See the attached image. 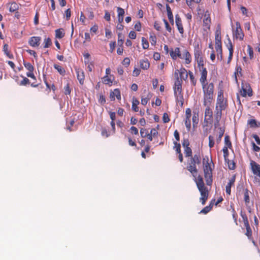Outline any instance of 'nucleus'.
<instances>
[{
	"mask_svg": "<svg viewBox=\"0 0 260 260\" xmlns=\"http://www.w3.org/2000/svg\"><path fill=\"white\" fill-rule=\"evenodd\" d=\"M206 107L205 110V120L207 118L208 120H211L213 117V112L210 107V106H205Z\"/></svg>",
	"mask_w": 260,
	"mask_h": 260,
	"instance_id": "nucleus-18",
	"label": "nucleus"
},
{
	"mask_svg": "<svg viewBox=\"0 0 260 260\" xmlns=\"http://www.w3.org/2000/svg\"><path fill=\"white\" fill-rule=\"evenodd\" d=\"M156 37L155 36H150V42L152 45H155L156 43Z\"/></svg>",
	"mask_w": 260,
	"mask_h": 260,
	"instance_id": "nucleus-61",
	"label": "nucleus"
},
{
	"mask_svg": "<svg viewBox=\"0 0 260 260\" xmlns=\"http://www.w3.org/2000/svg\"><path fill=\"white\" fill-rule=\"evenodd\" d=\"M123 37L122 36V34L120 32L118 34V45L119 46H122L123 43Z\"/></svg>",
	"mask_w": 260,
	"mask_h": 260,
	"instance_id": "nucleus-50",
	"label": "nucleus"
},
{
	"mask_svg": "<svg viewBox=\"0 0 260 260\" xmlns=\"http://www.w3.org/2000/svg\"><path fill=\"white\" fill-rule=\"evenodd\" d=\"M234 74H235V81L237 83H238L237 75L239 74L240 76H242V68L240 66H238V65L236 66V71H235Z\"/></svg>",
	"mask_w": 260,
	"mask_h": 260,
	"instance_id": "nucleus-34",
	"label": "nucleus"
},
{
	"mask_svg": "<svg viewBox=\"0 0 260 260\" xmlns=\"http://www.w3.org/2000/svg\"><path fill=\"white\" fill-rule=\"evenodd\" d=\"M220 34V29L219 27L218 29H216L215 31V44H221Z\"/></svg>",
	"mask_w": 260,
	"mask_h": 260,
	"instance_id": "nucleus-27",
	"label": "nucleus"
},
{
	"mask_svg": "<svg viewBox=\"0 0 260 260\" xmlns=\"http://www.w3.org/2000/svg\"><path fill=\"white\" fill-rule=\"evenodd\" d=\"M250 165L253 174L257 176H260V165L253 160L250 161Z\"/></svg>",
	"mask_w": 260,
	"mask_h": 260,
	"instance_id": "nucleus-10",
	"label": "nucleus"
},
{
	"mask_svg": "<svg viewBox=\"0 0 260 260\" xmlns=\"http://www.w3.org/2000/svg\"><path fill=\"white\" fill-rule=\"evenodd\" d=\"M240 215L243 219L244 224L249 223L247 217L245 213H243L242 211H241Z\"/></svg>",
	"mask_w": 260,
	"mask_h": 260,
	"instance_id": "nucleus-53",
	"label": "nucleus"
},
{
	"mask_svg": "<svg viewBox=\"0 0 260 260\" xmlns=\"http://www.w3.org/2000/svg\"><path fill=\"white\" fill-rule=\"evenodd\" d=\"M103 83L105 84H109L110 83H112V82L111 79L106 75L103 78Z\"/></svg>",
	"mask_w": 260,
	"mask_h": 260,
	"instance_id": "nucleus-58",
	"label": "nucleus"
},
{
	"mask_svg": "<svg viewBox=\"0 0 260 260\" xmlns=\"http://www.w3.org/2000/svg\"><path fill=\"white\" fill-rule=\"evenodd\" d=\"M228 164L229 168L230 170H234L235 168V164L233 161H231L229 159L227 161H225Z\"/></svg>",
	"mask_w": 260,
	"mask_h": 260,
	"instance_id": "nucleus-55",
	"label": "nucleus"
},
{
	"mask_svg": "<svg viewBox=\"0 0 260 260\" xmlns=\"http://www.w3.org/2000/svg\"><path fill=\"white\" fill-rule=\"evenodd\" d=\"M227 107L226 101L224 100L223 94L220 92L218 93L216 105V109L224 110Z\"/></svg>",
	"mask_w": 260,
	"mask_h": 260,
	"instance_id": "nucleus-2",
	"label": "nucleus"
},
{
	"mask_svg": "<svg viewBox=\"0 0 260 260\" xmlns=\"http://www.w3.org/2000/svg\"><path fill=\"white\" fill-rule=\"evenodd\" d=\"M54 68L57 70V71H58V72L61 75H64L65 74V70L62 68L61 67H60V66L58 65V64H54Z\"/></svg>",
	"mask_w": 260,
	"mask_h": 260,
	"instance_id": "nucleus-37",
	"label": "nucleus"
},
{
	"mask_svg": "<svg viewBox=\"0 0 260 260\" xmlns=\"http://www.w3.org/2000/svg\"><path fill=\"white\" fill-rule=\"evenodd\" d=\"M23 65L29 72H34V67L30 62L23 61Z\"/></svg>",
	"mask_w": 260,
	"mask_h": 260,
	"instance_id": "nucleus-38",
	"label": "nucleus"
},
{
	"mask_svg": "<svg viewBox=\"0 0 260 260\" xmlns=\"http://www.w3.org/2000/svg\"><path fill=\"white\" fill-rule=\"evenodd\" d=\"M118 12V21L119 23H121L123 21V16L124 14V10L123 9L117 7Z\"/></svg>",
	"mask_w": 260,
	"mask_h": 260,
	"instance_id": "nucleus-19",
	"label": "nucleus"
},
{
	"mask_svg": "<svg viewBox=\"0 0 260 260\" xmlns=\"http://www.w3.org/2000/svg\"><path fill=\"white\" fill-rule=\"evenodd\" d=\"M7 7H9V10L10 12H14L18 9V5L15 2L8 4Z\"/></svg>",
	"mask_w": 260,
	"mask_h": 260,
	"instance_id": "nucleus-28",
	"label": "nucleus"
},
{
	"mask_svg": "<svg viewBox=\"0 0 260 260\" xmlns=\"http://www.w3.org/2000/svg\"><path fill=\"white\" fill-rule=\"evenodd\" d=\"M218 129H219V132H218V136L217 137V138L216 139V142L218 144L220 142L221 140V138L224 134V128L222 127H220L218 128Z\"/></svg>",
	"mask_w": 260,
	"mask_h": 260,
	"instance_id": "nucleus-31",
	"label": "nucleus"
},
{
	"mask_svg": "<svg viewBox=\"0 0 260 260\" xmlns=\"http://www.w3.org/2000/svg\"><path fill=\"white\" fill-rule=\"evenodd\" d=\"M245 190L244 187V183L243 182H240L237 186V192L240 193L243 190Z\"/></svg>",
	"mask_w": 260,
	"mask_h": 260,
	"instance_id": "nucleus-43",
	"label": "nucleus"
},
{
	"mask_svg": "<svg viewBox=\"0 0 260 260\" xmlns=\"http://www.w3.org/2000/svg\"><path fill=\"white\" fill-rule=\"evenodd\" d=\"M115 96H116L118 100L121 99L120 92L118 89H115L110 94V97L112 100H115Z\"/></svg>",
	"mask_w": 260,
	"mask_h": 260,
	"instance_id": "nucleus-21",
	"label": "nucleus"
},
{
	"mask_svg": "<svg viewBox=\"0 0 260 260\" xmlns=\"http://www.w3.org/2000/svg\"><path fill=\"white\" fill-rule=\"evenodd\" d=\"M174 95L176 102L180 104L181 106H182L184 103V99L182 93H174Z\"/></svg>",
	"mask_w": 260,
	"mask_h": 260,
	"instance_id": "nucleus-24",
	"label": "nucleus"
},
{
	"mask_svg": "<svg viewBox=\"0 0 260 260\" xmlns=\"http://www.w3.org/2000/svg\"><path fill=\"white\" fill-rule=\"evenodd\" d=\"M173 88L174 93H181L182 92V81L180 80L179 77L176 78Z\"/></svg>",
	"mask_w": 260,
	"mask_h": 260,
	"instance_id": "nucleus-12",
	"label": "nucleus"
},
{
	"mask_svg": "<svg viewBox=\"0 0 260 260\" xmlns=\"http://www.w3.org/2000/svg\"><path fill=\"white\" fill-rule=\"evenodd\" d=\"M3 50L5 53V54L9 58H13V55L10 53L8 51V45L5 44L3 47Z\"/></svg>",
	"mask_w": 260,
	"mask_h": 260,
	"instance_id": "nucleus-35",
	"label": "nucleus"
},
{
	"mask_svg": "<svg viewBox=\"0 0 260 260\" xmlns=\"http://www.w3.org/2000/svg\"><path fill=\"white\" fill-rule=\"evenodd\" d=\"M209 147L211 148L214 145V137L211 135L209 136Z\"/></svg>",
	"mask_w": 260,
	"mask_h": 260,
	"instance_id": "nucleus-54",
	"label": "nucleus"
},
{
	"mask_svg": "<svg viewBox=\"0 0 260 260\" xmlns=\"http://www.w3.org/2000/svg\"><path fill=\"white\" fill-rule=\"evenodd\" d=\"M241 94L242 96L245 97L247 94L250 96L252 95V89L249 84L243 83H242V90H241Z\"/></svg>",
	"mask_w": 260,
	"mask_h": 260,
	"instance_id": "nucleus-4",
	"label": "nucleus"
},
{
	"mask_svg": "<svg viewBox=\"0 0 260 260\" xmlns=\"http://www.w3.org/2000/svg\"><path fill=\"white\" fill-rule=\"evenodd\" d=\"M162 120L164 123H167L170 121V118L167 113L163 114Z\"/></svg>",
	"mask_w": 260,
	"mask_h": 260,
	"instance_id": "nucleus-63",
	"label": "nucleus"
},
{
	"mask_svg": "<svg viewBox=\"0 0 260 260\" xmlns=\"http://www.w3.org/2000/svg\"><path fill=\"white\" fill-rule=\"evenodd\" d=\"M142 47L144 49H148L149 47L148 41L144 37L142 38Z\"/></svg>",
	"mask_w": 260,
	"mask_h": 260,
	"instance_id": "nucleus-45",
	"label": "nucleus"
},
{
	"mask_svg": "<svg viewBox=\"0 0 260 260\" xmlns=\"http://www.w3.org/2000/svg\"><path fill=\"white\" fill-rule=\"evenodd\" d=\"M139 101L135 98H133V102H132V109L135 111L138 112L139 111V108L137 106L139 104Z\"/></svg>",
	"mask_w": 260,
	"mask_h": 260,
	"instance_id": "nucleus-30",
	"label": "nucleus"
},
{
	"mask_svg": "<svg viewBox=\"0 0 260 260\" xmlns=\"http://www.w3.org/2000/svg\"><path fill=\"white\" fill-rule=\"evenodd\" d=\"M175 23L179 32L180 34H183L184 29L182 24L181 19L178 14L175 15Z\"/></svg>",
	"mask_w": 260,
	"mask_h": 260,
	"instance_id": "nucleus-15",
	"label": "nucleus"
},
{
	"mask_svg": "<svg viewBox=\"0 0 260 260\" xmlns=\"http://www.w3.org/2000/svg\"><path fill=\"white\" fill-rule=\"evenodd\" d=\"M41 38L40 37H31L28 41L29 45L33 47H38L40 44Z\"/></svg>",
	"mask_w": 260,
	"mask_h": 260,
	"instance_id": "nucleus-11",
	"label": "nucleus"
},
{
	"mask_svg": "<svg viewBox=\"0 0 260 260\" xmlns=\"http://www.w3.org/2000/svg\"><path fill=\"white\" fill-rule=\"evenodd\" d=\"M52 44L51 40L49 38H45L44 39V47L46 48L49 47Z\"/></svg>",
	"mask_w": 260,
	"mask_h": 260,
	"instance_id": "nucleus-49",
	"label": "nucleus"
},
{
	"mask_svg": "<svg viewBox=\"0 0 260 260\" xmlns=\"http://www.w3.org/2000/svg\"><path fill=\"white\" fill-rule=\"evenodd\" d=\"M244 195V201L245 202L246 205H247L250 202L249 193H248V190L247 189H245Z\"/></svg>",
	"mask_w": 260,
	"mask_h": 260,
	"instance_id": "nucleus-41",
	"label": "nucleus"
},
{
	"mask_svg": "<svg viewBox=\"0 0 260 260\" xmlns=\"http://www.w3.org/2000/svg\"><path fill=\"white\" fill-rule=\"evenodd\" d=\"M179 74L180 77V80L181 81H182V80H185L188 78L187 71L184 68H182L180 69Z\"/></svg>",
	"mask_w": 260,
	"mask_h": 260,
	"instance_id": "nucleus-23",
	"label": "nucleus"
},
{
	"mask_svg": "<svg viewBox=\"0 0 260 260\" xmlns=\"http://www.w3.org/2000/svg\"><path fill=\"white\" fill-rule=\"evenodd\" d=\"M213 95H204V105L210 106Z\"/></svg>",
	"mask_w": 260,
	"mask_h": 260,
	"instance_id": "nucleus-25",
	"label": "nucleus"
},
{
	"mask_svg": "<svg viewBox=\"0 0 260 260\" xmlns=\"http://www.w3.org/2000/svg\"><path fill=\"white\" fill-rule=\"evenodd\" d=\"M198 115L194 113L192 116V125L193 127L197 126V124L198 123Z\"/></svg>",
	"mask_w": 260,
	"mask_h": 260,
	"instance_id": "nucleus-47",
	"label": "nucleus"
},
{
	"mask_svg": "<svg viewBox=\"0 0 260 260\" xmlns=\"http://www.w3.org/2000/svg\"><path fill=\"white\" fill-rule=\"evenodd\" d=\"M200 70L202 71L201 72V76L200 79V82L202 84V85H204V84H206V82L207 81V71L205 68H204V66H200Z\"/></svg>",
	"mask_w": 260,
	"mask_h": 260,
	"instance_id": "nucleus-13",
	"label": "nucleus"
},
{
	"mask_svg": "<svg viewBox=\"0 0 260 260\" xmlns=\"http://www.w3.org/2000/svg\"><path fill=\"white\" fill-rule=\"evenodd\" d=\"M184 154L185 157H189L192 155V150L190 147L184 148Z\"/></svg>",
	"mask_w": 260,
	"mask_h": 260,
	"instance_id": "nucleus-51",
	"label": "nucleus"
},
{
	"mask_svg": "<svg viewBox=\"0 0 260 260\" xmlns=\"http://www.w3.org/2000/svg\"><path fill=\"white\" fill-rule=\"evenodd\" d=\"M174 144L175 145V147L176 148V151L177 153H180L181 152V145L179 143H178L177 142H174Z\"/></svg>",
	"mask_w": 260,
	"mask_h": 260,
	"instance_id": "nucleus-57",
	"label": "nucleus"
},
{
	"mask_svg": "<svg viewBox=\"0 0 260 260\" xmlns=\"http://www.w3.org/2000/svg\"><path fill=\"white\" fill-rule=\"evenodd\" d=\"M248 123L251 127H257L260 126V123H257L255 119H251L248 121Z\"/></svg>",
	"mask_w": 260,
	"mask_h": 260,
	"instance_id": "nucleus-33",
	"label": "nucleus"
},
{
	"mask_svg": "<svg viewBox=\"0 0 260 260\" xmlns=\"http://www.w3.org/2000/svg\"><path fill=\"white\" fill-rule=\"evenodd\" d=\"M76 72L79 83L81 85L83 84L84 81V73L83 71L80 69H76Z\"/></svg>",
	"mask_w": 260,
	"mask_h": 260,
	"instance_id": "nucleus-16",
	"label": "nucleus"
},
{
	"mask_svg": "<svg viewBox=\"0 0 260 260\" xmlns=\"http://www.w3.org/2000/svg\"><path fill=\"white\" fill-rule=\"evenodd\" d=\"M140 64L141 68L143 70H147L150 67V63L147 59L140 60Z\"/></svg>",
	"mask_w": 260,
	"mask_h": 260,
	"instance_id": "nucleus-26",
	"label": "nucleus"
},
{
	"mask_svg": "<svg viewBox=\"0 0 260 260\" xmlns=\"http://www.w3.org/2000/svg\"><path fill=\"white\" fill-rule=\"evenodd\" d=\"M196 182L198 189L206 187L203 181V178L201 176L199 175L197 179H196Z\"/></svg>",
	"mask_w": 260,
	"mask_h": 260,
	"instance_id": "nucleus-22",
	"label": "nucleus"
},
{
	"mask_svg": "<svg viewBox=\"0 0 260 260\" xmlns=\"http://www.w3.org/2000/svg\"><path fill=\"white\" fill-rule=\"evenodd\" d=\"M189 142L188 140L187 139H184L183 140V142H182L183 147H184V148L189 147Z\"/></svg>",
	"mask_w": 260,
	"mask_h": 260,
	"instance_id": "nucleus-60",
	"label": "nucleus"
},
{
	"mask_svg": "<svg viewBox=\"0 0 260 260\" xmlns=\"http://www.w3.org/2000/svg\"><path fill=\"white\" fill-rule=\"evenodd\" d=\"M204 95H213L214 84L212 83H209L208 85L204 84L202 85Z\"/></svg>",
	"mask_w": 260,
	"mask_h": 260,
	"instance_id": "nucleus-5",
	"label": "nucleus"
},
{
	"mask_svg": "<svg viewBox=\"0 0 260 260\" xmlns=\"http://www.w3.org/2000/svg\"><path fill=\"white\" fill-rule=\"evenodd\" d=\"M201 193V198L200 201L201 202L202 205H205L208 197V191L206 187L198 189Z\"/></svg>",
	"mask_w": 260,
	"mask_h": 260,
	"instance_id": "nucleus-8",
	"label": "nucleus"
},
{
	"mask_svg": "<svg viewBox=\"0 0 260 260\" xmlns=\"http://www.w3.org/2000/svg\"><path fill=\"white\" fill-rule=\"evenodd\" d=\"M234 49H232L231 47L230 48V52H229V55L228 59V63H230L232 57H233V54Z\"/></svg>",
	"mask_w": 260,
	"mask_h": 260,
	"instance_id": "nucleus-62",
	"label": "nucleus"
},
{
	"mask_svg": "<svg viewBox=\"0 0 260 260\" xmlns=\"http://www.w3.org/2000/svg\"><path fill=\"white\" fill-rule=\"evenodd\" d=\"M212 206L213 205L211 204H210L209 206H207L205 207V208H204L200 211V213H202V214H204L208 213L212 209Z\"/></svg>",
	"mask_w": 260,
	"mask_h": 260,
	"instance_id": "nucleus-39",
	"label": "nucleus"
},
{
	"mask_svg": "<svg viewBox=\"0 0 260 260\" xmlns=\"http://www.w3.org/2000/svg\"><path fill=\"white\" fill-rule=\"evenodd\" d=\"M224 143L226 145L225 146L229 147V148L232 147V143L230 141V137L229 136H225L224 138Z\"/></svg>",
	"mask_w": 260,
	"mask_h": 260,
	"instance_id": "nucleus-48",
	"label": "nucleus"
},
{
	"mask_svg": "<svg viewBox=\"0 0 260 260\" xmlns=\"http://www.w3.org/2000/svg\"><path fill=\"white\" fill-rule=\"evenodd\" d=\"M207 159V162L204 166V177L206 179V184L208 185H211L212 183V172L210 163L209 162V158L206 156L203 158V162Z\"/></svg>",
	"mask_w": 260,
	"mask_h": 260,
	"instance_id": "nucleus-1",
	"label": "nucleus"
},
{
	"mask_svg": "<svg viewBox=\"0 0 260 260\" xmlns=\"http://www.w3.org/2000/svg\"><path fill=\"white\" fill-rule=\"evenodd\" d=\"M235 181V176H233L230 180L229 182L228 183V184L226 185V187H225L226 192L228 194H231V186H232V185H233L234 184Z\"/></svg>",
	"mask_w": 260,
	"mask_h": 260,
	"instance_id": "nucleus-20",
	"label": "nucleus"
},
{
	"mask_svg": "<svg viewBox=\"0 0 260 260\" xmlns=\"http://www.w3.org/2000/svg\"><path fill=\"white\" fill-rule=\"evenodd\" d=\"M189 77H190V79L191 82L192 83V84L193 85H195L196 84V80L194 79V76L193 75V73L189 71Z\"/></svg>",
	"mask_w": 260,
	"mask_h": 260,
	"instance_id": "nucleus-59",
	"label": "nucleus"
},
{
	"mask_svg": "<svg viewBox=\"0 0 260 260\" xmlns=\"http://www.w3.org/2000/svg\"><path fill=\"white\" fill-rule=\"evenodd\" d=\"M190 159L193 162H196L198 165H199L201 163L200 156L199 154H194L193 156H191Z\"/></svg>",
	"mask_w": 260,
	"mask_h": 260,
	"instance_id": "nucleus-40",
	"label": "nucleus"
},
{
	"mask_svg": "<svg viewBox=\"0 0 260 260\" xmlns=\"http://www.w3.org/2000/svg\"><path fill=\"white\" fill-rule=\"evenodd\" d=\"M236 28L235 30H233V35L237 38L242 40L244 38V34L241 27L240 22L237 21L236 22Z\"/></svg>",
	"mask_w": 260,
	"mask_h": 260,
	"instance_id": "nucleus-3",
	"label": "nucleus"
},
{
	"mask_svg": "<svg viewBox=\"0 0 260 260\" xmlns=\"http://www.w3.org/2000/svg\"><path fill=\"white\" fill-rule=\"evenodd\" d=\"M64 34L62 32V29H57L55 30V37L58 39L62 38Z\"/></svg>",
	"mask_w": 260,
	"mask_h": 260,
	"instance_id": "nucleus-36",
	"label": "nucleus"
},
{
	"mask_svg": "<svg viewBox=\"0 0 260 260\" xmlns=\"http://www.w3.org/2000/svg\"><path fill=\"white\" fill-rule=\"evenodd\" d=\"M202 51L199 49L194 50V55L195 59L197 60L199 67L204 66V59L202 56Z\"/></svg>",
	"mask_w": 260,
	"mask_h": 260,
	"instance_id": "nucleus-6",
	"label": "nucleus"
},
{
	"mask_svg": "<svg viewBox=\"0 0 260 260\" xmlns=\"http://www.w3.org/2000/svg\"><path fill=\"white\" fill-rule=\"evenodd\" d=\"M180 58L185 59V62L186 64H189L191 61V55L187 50L183 51L182 54H181Z\"/></svg>",
	"mask_w": 260,
	"mask_h": 260,
	"instance_id": "nucleus-14",
	"label": "nucleus"
},
{
	"mask_svg": "<svg viewBox=\"0 0 260 260\" xmlns=\"http://www.w3.org/2000/svg\"><path fill=\"white\" fill-rule=\"evenodd\" d=\"M123 65L127 67L130 63V59L128 57L125 58L122 62Z\"/></svg>",
	"mask_w": 260,
	"mask_h": 260,
	"instance_id": "nucleus-64",
	"label": "nucleus"
},
{
	"mask_svg": "<svg viewBox=\"0 0 260 260\" xmlns=\"http://www.w3.org/2000/svg\"><path fill=\"white\" fill-rule=\"evenodd\" d=\"M185 126L187 129V131L189 132L191 128V121H190V118H185Z\"/></svg>",
	"mask_w": 260,
	"mask_h": 260,
	"instance_id": "nucleus-46",
	"label": "nucleus"
},
{
	"mask_svg": "<svg viewBox=\"0 0 260 260\" xmlns=\"http://www.w3.org/2000/svg\"><path fill=\"white\" fill-rule=\"evenodd\" d=\"M247 53L249 56L250 58L251 59L253 57V51L252 48L250 46H247Z\"/></svg>",
	"mask_w": 260,
	"mask_h": 260,
	"instance_id": "nucleus-52",
	"label": "nucleus"
},
{
	"mask_svg": "<svg viewBox=\"0 0 260 260\" xmlns=\"http://www.w3.org/2000/svg\"><path fill=\"white\" fill-rule=\"evenodd\" d=\"M148 132L146 129L141 128L140 130V135L142 138L146 137V136L148 135Z\"/></svg>",
	"mask_w": 260,
	"mask_h": 260,
	"instance_id": "nucleus-56",
	"label": "nucleus"
},
{
	"mask_svg": "<svg viewBox=\"0 0 260 260\" xmlns=\"http://www.w3.org/2000/svg\"><path fill=\"white\" fill-rule=\"evenodd\" d=\"M228 148L226 146H224L222 151L223 152V156L225 160V161H227V160H228V155H229V151H228Z\"/></svg>",
	"mask_w": 260,
	"mask_h": 260,
	"instance_id": "nucleus-44",
	"label": "nucleus"
},
{
	"mask_svg": "<svg viewBox=\"0 0 260 260\" xmlns=\"http://www.w3.org/2000/svg\"><path fill=\"white\" fill-rule=\"evenodd\" d=\"M211 23V19L210 17H206V15L203 19V25L205 26L207 28L209 29Z\"/></svg>",
	"mask_w": 260,
	"mask_h": 260,
	"instance_id": "nucleus-32",
	"label": "nucleus"
},
{
	"mask_svg": "<svg viewBox=\"0 0 260 260\" xmlns=\"http://www.w3.org/2000/svg\"><path fill=\"white\" fill-rule=\"evenodd\" d=\"M196 164H197L196 162H193L192 160H191L190 159V161L188 162V165L186 167V169H187V170L190 173H191V174L192 175V176L194 177H196L197 172H198V170L197 169Z\"/></svg>",
	"mask_w": 260,
	"mask_h": 260,
	"instance_id": "nucleus-7",
	"label": "nucleus"
},
{
	"mask_svg": "<svg viewBox=\"0 0 260 260\" xmlns=\"http://www.w3.org/2000/svg\"><path fill=\"white\" fill-rule=\"evenodd\" d=\"M244 226H245L246 229V232L245 233V235L247 236L249 240H251L252 239V230L251 229L250 225L249 223H247L244 224Z\"/></svg>",
	"mask_w": 260,
	"mask_h": 260,
	"instance_id": "nucleus-29",
	"label": "nucleus"
},
{
	"mask_svg": "<svg viewBox=\"0 0 260 260\" xmlns=\"http://www.w3.org/2000/svg\"><path fill=\"white\" fill-rule=\"evenodd\" d=\"M221 109H216L214 111V118L215 122L214 126L215 128L217 127L219 125V122L221 120L222 116V111Z\"/></svg>",
	"mask_w": 260,
	"mask_h": 260,
	"instance_id": "nucleus-9",
	"label": "nucleus"
},
{
	"mask_svg": "<svg viewBox=\"0 0 260 260\" xmlns=\"http://www.w3.org/2000/svg\"><path fill=\"white\" fill-rule=\"evenodd\" d=\"M21 77L23 78V80L19 83V85L26 86V85L30 84L29 80L28 78L23 76H21Z\"/></svg>",
	"mask_w": 260,
	"mask_h": 260,
	"instance_id": "nucleus-42",
	"label": "nucleus"
},
{
	"mask_svg": "<svg viewBox=\"0 0 260 260\" xmlns=\"http://www.w3.org/2000/svg\"><path fill=\"white\" fill-rule=\"evenodd\" d=\"M170 56L174 60H176L177 57L180 58L181 57V52L180 51V48L176 47L174 50H172L170 52Z\"/></svg>",
	"mask_w": 260,
	"mask_h": 260,
	"instance_id": "nucleus-17",
	"label": "nucleus"
}]
</instances>
